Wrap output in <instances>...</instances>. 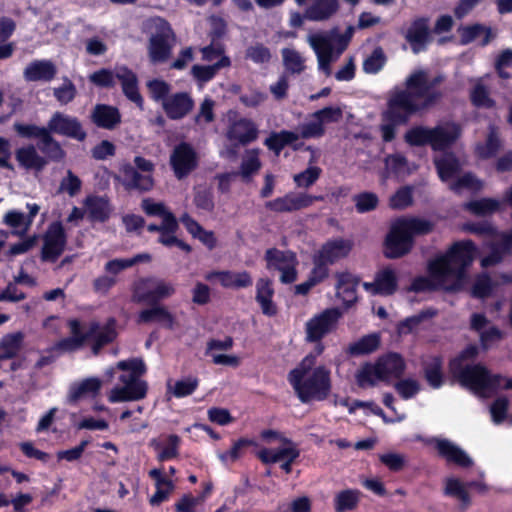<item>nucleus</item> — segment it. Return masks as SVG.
<instances>
[{"mask_svg":"<svg viewBox=\"0 0 512 512\" xmlns=\"http://www.w3.org/2000/svg\"><path fill=\"white\" fill-rule=\"evenodd\" d=\"M444 492L446 495L460 501L462 509H465L470 503L467 486L457 478L450 477L446 479Z\"/></svg>","mask_w":512,"mask_h":512,"instance_id":"obj_52","label":"nucleus"},{"mask_svg":"<svg viewBox=\"0 0 512 512\" xmlns=\"http://www.w3.org/2000/svg\"><path fill=\"white\" fill-rule=\"evenodd\" d=\"M425 377L430 386L439 388L443 383L441 372V361L439 358L433 357L425 366Z\"/></svg>","mask_w":512,"mask_h":512,"instance_id":"obj_59","label":"nucleus"},{"mask_svg":"<svg viewBox=\"0 0 512 512\" xmlns=\"http://www.w3.org/2000/svg\"><path fill=\"white\" fill-rule=\"evenodd\" d=\"M259 130L256 124L247 118L232 121L227 130L226 138L235 146H245L258 138Z\"/></svg>","mask_w":512,"mask_h":512,"instance_id":"obj_18","label":"nucleus"},{"mask_svg":"<svg viewBox=\"0 0 512 512\" xmlns=\"http://www.w3.org/2000/svg\"><path fill=\"white\" fill-rule=\"evenodd\" d=\"M442 80V76L431 78L427 71L420 69L406 78L405 90L394 88L390 92L380 127L384 141H392L398 125L407 123L413 114L428 108L441 98L442 94L433 88Z\"/></svg>","mask_w":512,"mask_h":512,"instance_id":"obj_1","label":"nucleus"},{"mask_svg":"<svg viewBox=\"0 0 512 512\" xmlns=\"http://www.w3.org/2000/svg\"><path fill=\"white\" fill-rule=\"evenodd\" d=\"M264 258L268 270L280 273L281 283L290 284L297 280L298 260L294 252L270 248L265 252Z\"/></svg>","mask_w":512,"mask_h":512,"instance_id":"obj_9","label":"nucleus"},{"mask_svg":"<svg viewBox=\"0 0 512 512\" xmlns=\"http://www.w3.org/2000/svg\"><path fill=\"white\" fill-rule=\"evenodd\" d=\"M412 247L413 239L398 219L395 220L385 239V256L390 259L400 258L409 253Z\"/></svg>","mask_w":512,"mask_h":512,"instance_id":"obj_11","label":"nucleus"},{"mask_svg":"<svg viewBox=\"0 0 512 512\" xmlns=\"http://www.w3.org/2000/svg\"><path fill=\"white\" fill-rule=\"evenodd\" d=\"M361 492L357 489H344L334 496V509L336 512H348L357 508Z\"/></svg>","mask_w":512,"mask_h":512,"instance_id":"obj_43","label":"nucleus"},{"mask_svg":"<svg viewBox=\"0 0 512 512\" xmlns=\"http://www.w3.org/2000/svg\"><path fill=\"white\" fill-rule=\"evenodd\" d=\"M353 33L354 28L348 27L343 35H339L337 29H332L329 32L312 33L307 36V42L316 54L318 68L326 76L331 74V63L346 49Z\"/></svg>","mask_w":512,"mask_h":512,"instance_id":"obj_4","label":"nucleus"},{"mask_svg":"<svg viewBox=\"0 0 512 512\" xmlns=\"http://www.w3.org/2000/svg\"><path fill=\"white\" fill-rule=\"evenodd\" d=\"M509 408V400L505 396L498 397L490 406V414L494 424H501L506 416Z\"/></svg>","mask_w":512,"mask_h":512,"instance_id":"obj_64","label":"nucleus"},{"mask_svg":"<svg viewBox=\"0 0 512 512\" xmlns=\"http://www.w3.org/2000/svg\"><path fill=\"white\" fill-rule=\"evenodd\" d=\"M66 236L61 223L53 222L49 225L42 247V258L45 261H55L64 251Z\"/></svg>","mask_w":512,"mask_h":512,"instance_id":"obj_15","label":"nucleus"},{"mask_svg":"<svg viewBox=\"0 0 512 512\" xmlns=\"http://www.w3.org/2000/svg\"><path fill=\"white\" fill-rule=\"evenodd\" d=\"M341 316L342 313L337 308L326 309L313 316L305 324L306 340L309 342L319 341L336 327Z\"/></svg>","mask_w":512,"mask_h":512,"instance_id":"obj_10","label":"nucleus"},{"mask_svg":"<svg viewBox=\"0 0 512 512\" xmlns=\"http://www.w3.org/2000/svg\"><path fill=\"white\" fill-rule=\"evenodd\" d=\"M380 337L376 333L368 334L348 346V353L353 356L369 354L378 349Z\"/></svg>","mask_w":512,"mask_h":512,"instance_id":"obj_45","label":"nucleus"},{"mask_svg":"<svg viewBox=\"0 0 512 512\" xmlns=\"http://www.w3.org/2000/svg\"><path fill=\"white\" fill-rule=\"evenodd\" d=\"M177 230L178 222L174 215L166 214L165 219L162 221L158 241L167 247L176 245L180 249L189 252L190 246L176 237Z\"/></svg>","mask_w":512,"mask_h":512,"instance_id":"obj_34","label":"nucleus"},{"mask_svg":"<svg viewBox=\"0 0 512 512\" xmlns=\"http://www.w3.org/2000/svg\"><path fill=\"white\" fill-rule=\"evenodd\" d=\"M405 141L412 146H431V128L416 126L405 133Z\"/></svg>","mask_w":512,"mask_h":512,"instance_id":"obj_55","label":"nucleus"},{"mask_svg":"<svg viewBox=\"0 0 512 512\" xmlns=\"http://www.w3.org/2000/svg\"><path fill=\"white\" fill-rule=\"evenodd\" d=\"M322 199V196H313L302 192H290L282 197L268 201L265 206L267 209L277 213L294 212L310 207L315 201Z\"/></svg>","mask_w":512,"mask_h":512,"instance_id":"obj_12","label":"nucleus"},{"mask_svg":"<svg viewBox=\"0 0 512 512\" xmlns=\"http://www.w3.org/2000/svg\"><path fill=\"white\" fill-rule=\"evenodd\" d=\"M179 443L180 438L177 435H169L164 440L152 439L150 446L158 452V460L165 461L178 456Z\"/></svg>","mask_w":512,"mask_h":512,"instance_id":"obj_41","label":"nucleus"},{"mask_svg":"<svg viewBox=\"0 0 512 512\" xmlns=\"http://www.w3.org/2000/svg\"><path fill=\"white\" fill-rule=\"evenodd\" d=\"M301 138H320L325 134V127L322 126L318 117L312 113L308 120L299 126Z\"/></svg>","mask_w":512,"mask_h":512,"instance_id":"obj_56","label":"nucleus"},{"mask_svg":"<svg viewBox=\"0 0 512 512\" xmlns=\"http://www.w3.org/2000/svg\"><path fill=\"white\" fill-rule=\"evenodd\" d=\"M363 286L372 294L390 295L397 287L396 273L391 268H385L377 274L374 282H366Z\"/></svg>","mask_w":512,"mask_h":512,"instance_id":"obj_29","label":"nucleus"},{"mask_svg":"<svg viewBox=\"0 0 512 512\" xmlns=\"http://www.w3.org/2000/svg\"><path fill=\"white\" fill-rule=\"evenodd\" d=\"M283 65L291 74H301L305 69V58L300 52L293 48H283L281 50Z\"/></svg>","mask_w":512,"mask_h":512,"instance_id":"obj_47","label":"nucleus"},{"mask_svg":"<svg viewBox=\"0 0 512 512\" xmlns=\"http://www.w3.org/2000/svg\"><path fill=\"white\" fill-rule=\"evenodd\" d=\"M405 38L415 54L424 50L428 41L427 19L420 18L413 21L406 31Z\"/></svg>","mask_w":512,"mask_h":512,"instance_id":"obj_31","label":"nucleus"},{"mask_svg":"<svg viewBox=\"0 0 512 512\" xmlns=\"http://www.w3.org/2000/svg\"><path fill=\"white\" fill-rule=\"evenodd\" d=\"M436 448L440 455L447 461L453 462L461 467H470L473 464L472 458L459 446L448 440H436Z\"/></svg>","mask_w":512,"mask_h":512,"instance_id":"obj_32","label":"nucleus"},{"mask_svg":"<svg viewBox=\"0 0 512 512\" xmlns=\"http://www.w3.org/2000/svg\"><path fill=\"white\" fill-rule=\"evenodd\" d=\"M259 149H248L244 152L240 165V175L244 180H249L261 168Z\"/></svg>","mask_w":512,"mask_h":512,"instance_id":"obj_48","label":"nucleus"},{"mask_svg":"<svg viewBox=\"0 0 512 512\" xmlns=\"http://www.w3.org/2000/svg\"><path fill=\"white\" fill-rule=\"evenodd\" d=\"M356 383L361 388H370L384 382L375 362L365 363L355 374Z\"/></svg>","mask_w":512,"mask_h":512,"instance_id":"obj_42","label":"nucleus"},{"mask_svg":"<svg viewBox=\"0 0 512 512\" xmlns=\"http://www.w3.org/2000/svg\"><path fill=\"white\" fill-rule=\"evenodd\" d=\"M193 100L187 93H176L163 100V109L171 119H181L193 108Z\"/></svg>","mask_w":512,"mask_h":512,"instance_id":"obj_25","label":"nucleus"},{"mask_svg":"<svg viewBox=\"0 0 512 512\" xmlns=\"http://www.w3.org/2000/svg\"><path fill=\"white\" fill-rule=\"evenodd\" d=\"M464 207L476 216H486L500 208V201L493 198H483L468 202Z\"/></svg>","mask_w":512,"mask_h":512,"instance_id":"obj_53","label":"nucleus"},{"mask_svg":"<svg viewBox=\"0 0 512 512\" xmlns=\"http://www.w3.org/2000/svg\"><path fill=\"white\" fill-rule=\"evenodd\" d=\"M386 63V56L382 48L378 47L364 60L363 70L368 74L378 73Z\"/></svg>","mask_w":512,"mask_h":512,"instance_id":"obj_57","label":"nucleus"},{"mask_svg":"<svg viewBox=\"0 0 512 512\" xmlns=\"http://www.w3.org/2000/svg\"><path fill=\"white\" fill-rule=\"evenodd\" d=\"M205 279L218 281L224 288L230 289L247 288L253 283L252 276L247 271H213L207 273Z\"/></svg>","mask_w":512,"mask_h":512,"instance_id":"obj_20","label":"nucleus"},{"mask_svg":"<svg viewBox=\"0 0 512 512\" xmlns=\"http://www.w3.org/2000/svg\"><path fill=\"white\" fill-rule=\"evenodd\" d=\"M461 129L453 122H445L431 128V147L433 150H444L460 137Z\"/></svg>","mask_w":512,"mask_h":512,"instance_id":"obj_21","label":"nucleus"},{"mask_svg":"<svg viewBox=\"0 0 512 512\" xmlns=\"http://www.w3.org/2000/svg\"><path fill=\"white\" fill-rule=\"evenodd\" d=\"M152 321H157L165 327L171 328L173 326L174 319L167 309L157 306L143 310L139 315L140 323H148Z\"/></svg>","mask_w":512,"mask_h":512,"instance_id":"obj_50","label":"nucleus"},{"mask_svg":"<svg viewBox=\"0 0 512 512\" xmlns=\"http://www.w3.org/2000/svg\"><path fill=\"white\" fill-rule=\"evenodd\" d=\"M501 146L498 132L495 128H491L485 145L476 147L477 155L481 158H490L494 156Z\"/></svg>","mask_w":512,"mask_h":512,"instance_id":"obj_58","label":"nucleus"},{"mask_svg":"<svg viewBox=\"0 0 512 512\" xmlns=\"http://www.w3.org/2000/svg\"><path fill=\"white\" fill-rule=\"evenodd\" d=\"M15 158L19 165L26 170L40 171L47 164L45 158L42 157L32 145L17 149Z\"/></svg>","mask_w":512,"mask_h":512,"instance_id":"obj_37","label":"nucleus"},{"mask_svg":"<svg viewBox=\"0 0 512 512\" xmlns=\"http://www.w3.org/2000/svg\"><path fill=\"white\" fill-rule=\"evenodd\" d=\"M353 248V242L348 239L336 238L326 242L318 251V261L326 264L335 262L347 257Z\"/></svg>","mask_w":512,"mask_h":512,"instance_id":"obj_19","label":"nucleus"},{"mask_svg":"<svg viewBox=\"0 0 512 512\" xmlns=\"http://www.w3.org/2000/svg\"><path fill=\"white\" fill-rule=\"evenodd\" d=\"M116 335L117 333L115 330L114 320H110L101 330H99V326L97 325V329L92 335L95 336L96 340V343L93 347L94 352L97 353L101 346L113 341Z\"/></svg>","mask_w":512,"mask_h":512,"instance_id":"obj_60","label":"nucleus"},{"mask_svg":"<svg viewBox=\"0 0 512 512\" xmlns=\"http://www.w3.org/2000/svg\"><path fill=\"white\" fill-rule=\"evenodd\" d=\"M375 364L384 382L400 377L405 368L403 359L394 353L380 357Z\"/></svg>","mask_w":512,"mask_h":512,"instance_id":"obj_33","label":"nucleus"},{"mask_svg":"<svg viewBox=\"0 0 512 512\" xmlns=\"http://www.w3.org/2000/svg\"><path fill=\"white\" fill-rule=\"evenodd\" d=\"M120 171L122 184L127 190L149 191L154 185L152 175L138 172L131 164L122 165Z\"/></svg>","mask_w":512,"mask_h":512,"instance_id":"obj_24","label":"nucleus"},{"mask_svg":"<svg viewBox=\"0 0 512 512\" xmlns=\"http://www.w3.org/2000/svg\"><path fill=\"white\" fill-rule=\"evenodd\" d=\"M108 200L104 197L88 196L84 202V212L94 221H105L110 214Z\"/></svg>","mask_w":512,"mask_h":512,"instance_id":"obj_40","label":"nucleus"},{"mask_svg":"<svg viewBox=\"0 0 512 512\" xmlns=\"http://www.w3.org/2000/svg\"><path fill=\"white\" fill-rule=\"evenodd\" d=\"M57 74V67L50 60H34L24 69L23 76L27 81L49 82Z\"/></svg>","mask_w":512,"mask_h":512,"instance_id":"obj_26","label":"nucleus"},{"mask_svg":"<svg viewBox=\"0 0 512 512\" xmlns=\"http://www.w3.org/2000/svg\"><path fill=\"white\" fill-rule=\"evenodd\" d=\"M461 383L481 397H488L497 389L512 390V377L491 374L479 364L461 373Z\"/></svg>","mask_w":512,"mask_h":512,"instance_id":"obj_6","label":"nucleus"},{"mask_svg":"<svg viewBox=\"0 0 512 512\" xmlns=\"http://www.w3.org/2000/svg\"><path fill=\"white\" fill-rule=\"evenodd\" d=\"M398 221L413 239L417 235H425L433 230L434 224L423 218H399Z\"/></svg>","mask_w":512,"mask_h":512,"instance_id":"obj_51","label":"nucleus"},{"mask_svg":"<svg viewBox=\"0 0 512 512\" xmlns=\"http://www.w3.org/2000/svg\"><path fill=\"white\" fill-rule=\"evenodd\" d=\"M24 335L21 332L8 334L0 341V361L17 355L21 349Z\"/></svg>","mask_w":512,"mask_h":512,"instance_id":"obj_46","label":"nucleus"},{"mask_svg":"<svg viewBox=\"0 0 512 512\" xmlns=\"http://www.w3.org/2000/svg\"><path fill=\"white\" fill-rule=\"evenodd\" d=\"M274 289L271 280L267 278H260L256 283V296L255 299L259 304L261 311L268 317H273L277 314V306L273 301Z\"/></svg>","mask_w":512,"mask_h":512,"instance_id":"obj_27","label":"nucleus"},{"mask_svg":"<svg viewBox=\"0 0 512 512\" xmlns=\"http://www.w3.org/2000/svg\"><path fill=\"white\" fill-rule=\"evenodd\" d=\"M281 446L278 449L263 448L258 451V458L265 464L280 462L285 459L294 461L299 456L296 445L288 438H281Z\"/></svg>","mask_w":512,"mask_h":512,"instance_id":"obj_22","label":"nucleus"},{"mask_svg":"<svg viewBox=\"0 0 512 512\" xmlns=\"http://www.w3.org/2000/svg\"><path fill=\"white\" fill-rule=\"evenodd\" d=\"M478 353V348L475 345H469L466 347L461 354L453 359L450 363V370L452 374L459 379L461 382V373L471 366H464V361L473 359ZM473 365L472 367H474Z\"/></svg>","mask_w":512,"mask_h":512,"instance_id":"obj_54","label":"nucleus"},{"mask_svg":"<svg viewBox=\"0 0 512 512\" xmlns=\"http://www.w3.org/2000/svg\"><path fill=\"white\" fill-rule=\"evenodd\" d=\"M147 28L150 32L148 55L151 62H166L171 56L175 40L169 23L160 17L151 18L147 22Z\"/></svg>","mask_w":512,"mask_h":512,"instance_id":"obj_8","label":"nucleus"},{"mask_svg":"<svg viewBox=\"0 0 512 512\" xmlns=\"http://www.w3.org/2000/svg\"><path fill=\"white\" fill-rule=\"evenodd\" d=\"M438 175L444 182L455 180L462 168V163L452 154H444L435 158Z\"/></svg>","mask_w":512,"mask_h":512,"instance_id":"obj_38","label":"nucleus"},{"mask_svg":"<svg viewBox=\"0 0 512 512\" xmlns=\"http://www.w3.org/2000/svg\"><path fill=\"white\" fill-rule=\"evenodd\" d=\"M92 121L100 128L111 130L121 121L117 108L109 105H96L91 115Z\"/></svg>","mask_w":512,"mask_h":512,"instance_id":"obj_35","label":"nucleus"},{"mask_svg":"<svg viewBox=\"0 0 512 512\" xmlns=\"http://www.w3.org/2000/svg\"><path fill=\"white\" fill-rule=\"evenodd\" d=\"M170 164L178 179L188 176L197 166L194 148L188 143H180L170 155Z\"/></svg>","mask_w":512,"mask_h":512,"instance_id":"obj_13","label":"nucleus"},{"mask_svg":"<svg viewBox=\"0 0 512 512\" xmlns=\"http://www.w3.org/2000/svg\"><path fill=\"white\" fill-rule=\"evenodd\" d=\"M476 253V247L472 241L454 243L449 250L437 256L429 263L430 278L420 277L413 281L411 290L425 291L434 286L447 291H457L465 283V270L469 267Z\"/></svg>","mask_w":512,"mask_h":512,"instance_id":"obj_2","label":"nucleus"},{"mask_svg":"<svg viewBox=\"0 0 512 512\" xmlns=\"http://www.w3.org/2000/svg\"><path fill=\"white\" fill-rule=\"evenodd\" d=\"M324 347L318 343L315 351L308 354L288 374V381L302 403L322 401L331 391L330 370L323 365H317V357Z\"/></svg>","mask_w":512,"mask_h":512,"instance_id":"obj_3","label":"nucleus"},{"mask_svg":"<svg viewBox=\"0 0 512 512\" xmlns=\"http://www.w3.org/2000/svg\"><path fill=\"white\" fill-rule=\"evenodd\" d=\"M116 368L129 373L119 377L122 386L111 389L108 400L111 403H119L143 399L148 389L147 383L139 378L146 371L143 361L139 359L119 361Z\"/></svg>","mask_w":512,"mask_h":512,"instance_id":"obj_5","label":"nucleus"},{"mask_svg":"<svg viewBox=\"0 0 512 512\" xmlns=\"http://www.w3.org/2000/svg\"><path fill=\"white\" fill-rule=\"evenodd\" d=\"M28 214L18 210H9L3 217V223L12 229L14 236L23 237L31 228L35 216L40 211V206L36 203H27Z\"/></svg>","mask_w":512,"mask_h":512,"instance_id":"obj_16","label":"nucleus"},{"mask_svg":"<svg viewBox=\"0 0 512 512\" xmlns=\"http://www.w3.org/2000/svg\"><path fill=\"white\" fill-rule=\"evenodd\" d=\"M338 9V0H314L306 9L304 17L310 21H327L337 13Z\"/></svg>","mask_w":512,"mask_h":512,"instance_id":"obj_30","label":"nucleus"},{"mask_svg":"<svg viewBox=\"0 0 512 512\" xmlns=\"http://www.w3.org/2000/svg\"><path fill=\"white\" fill-rule=\"evenodd\" d=\"M102 387V381L96 377H90L71 384L68 392V402L75 403L81 399L95 397Z\"/></svg>","mask_w":512,"mask_h":512,"instance_id":"obj_28","label":"nucleus"},{"mask_svg":"<svg viewBox=\"0 0 512 512\" xmlns=\"http://www.w3.org/2000/svg\"><path fill=\"white\" fill-rule=\"evenodd\" d=\"M481 186L480 181L471 174H465L461 177L458 175L456 181L449 184L450 189L456 193H461L465 189L479 190Z\"/></svg>","mask_w":512,"mask_h":512,"instance_id":"obj_62","label":"nucleus"},{"mask_svg":"<svg viewBox=\"0 0 512 512\" xmlns=\"http://www.w3.org/2000/svg\"><path fill=\"white\" fill-rule=\"evenodd\" d=\"M458 31L463 44H467L481 38L480 43L484 46L488 44L491 38L490 29L478 24L462 27Z\"/></svg>","mask_w":512,"mask_h":512,"instance_id":"obj_49","label":"nucleus"},{"mask_svg":"<svg viewBox=\"0 0 512 512\" xmlns=\"http://www.w3.org/2000/svg\"><path fill=\"white\" fill-rule=\"evenodd\" d=\"M49 133H55L83 141L86 138V132L79 120L75 117L56 112L48 122Z\"/></svg>","mask_w":512,"mask_h":512,"instance_id":"obj_14","label":"nucleus"},{"mask_svg":"<svg viewBox=\"0 0 512 512\" xmlns=\"http://www.w3.org/2000/svg\"><path fill=\"white\" fill-rule=\"evenodd\" d=\"M230 65V58L222 57V59L217 60L213 65H194L191 69V73L197 81L205 83L210 81L220 69L228 68Z\"/></svg>","mask_w":512,"mask_h":512,"instance_id":"obj_44","label":"nucleus"},{"mask_svg":"<svg viewBox=\"0 0 512 512\" xmlns=\"http://www.w3.org/2000/svg\"><path fill=\"white\" fill-rule=\"evenodd\" d=\"M356 210L359 213H366L376 209L378 206V196L372 192H363L353 197Z\"/></svg>","mask_w":512,"mask_h":512,"instance_id":"obj_61","label":"nucleus"},{"mask_svg":"<svg viewBox=\"0 0 512 512\" xmlns=\"http://www.w3.org/2000/svg\"><path fill=\"white\" fill-rule=\"evenodd\" d=\"M69 328L71 336L59 341L57 344V348L65 352L79 349L86 339L92 337L97 329V325L94 322L82 324L78 320L73 319L69 321Z\"/></svg>","mask_w":512,"mask_h":512,"instance_id":"obj_17","label":"nucleus"},{"mask_svg":"<svg viewBox=\"0 0 512 512\" xmlns=\"http://www.w3.org/2000/svg\"><path fill=\"white\" fill-rule=\"evenodd\" d=\"M90 81L100 87H112L115 79L121 82L124 95L138 107H143V98L138 90V79L136 74L126 66H117L114 71L100 69L89 76Z\"/></svg>","mask_w":512,"mask_h":512,"instance_id":"obj_7","label":"nucleus"},{"mask_svg":"<svg viewBox=\"0 0 512 512\" xmlns=\"http://www.w3.org/2000/svg\"><path fill=\"white\" fill-rule=\"evenodd\" d=\"M358 279L350 273L337 274V296L346 306H350L357 300L356 287Z\"/></svg>","mask_w":512,"mask_h":512,"instance_id":"obj_39","label":"nucleus"},{"mask_svg":"<svg viewBox=\"0 0 512 512\" xmlns=\"http://www.w3.org/2000/svg\"><path fill=\"white\" fill-rule=\"evenodd\" d=\"M412 188L402 187L390 197L389 205L393 209H405L412 204Z\"/></svg>","mask_w":512,"mask_h":512,"instance_id":"obj_63","label":"nucleus"},{"mask_svg":"<svg viewBox=\"0 0 512 512\" xmlns=\"http://www.w3.org/2000/svg\"><path fill=\"white\" fill-rule=\"evenodd\" d=\"M141 284L148 289L147 293L139 295L141 300L165 299L175 293L174 285L163 280L146 279L143 280Z\"/></svg>","mask_w":512,"mask_h":512,"instance_id":"obj_36","label":"nucleus"},{"mask_svg":"<svg viewBox=\"0 0 512 512\" xmlns=\"http://www.w3.org/2000/svg\"><path fill=\"white\" fill-rule=\"evenodd\" d=\"M232 346L233 340L231 337H226L223 340H211L207 344L206 353L216 365L236 367L240 363L239 357L222 353L223 351L230 350Z\"/></svg>","mask_w":512,"mask_h":512,"instance_id":"obj_23","label":"nucleus"}]
</instances>
